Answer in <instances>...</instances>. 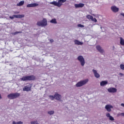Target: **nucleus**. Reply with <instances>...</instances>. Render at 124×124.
Instances as JSON below:
<instances>
[{"label":"nucleus","mask_w":124,"mask_h":124,"mask_svg":"<svg viewBox=\"0 0 124 124\" xmlns=\"http://www.w3.org/2000/svg\"><path fill=\"white\" fill-rule=\"evenodd\" d=\"M16 122H15V121H13V124H16Z\"/></svg>","instance_id":"nucleus-36"},{"label":"nucleus","mask_w":124,"mask_h":124,"mask_svg":"<svg viewBox=\"0 0 124 124\" xmlns=\"http://www.w3.org/2000/svg\"><path fill=\"white\" fill-rule=\"evenodd\" d=\"M121 106H123V107H124V103L121 104Z\"/></svg>","instance_id":"nucleus-35"},{"label":"nucleus","mask_w":124,"mask_h":124,"mask_svg":"<svg viewBox=\"0 0 124 124\" xmlns=\"http://www.w3.org/2000/svg\"><path fill=\"white\" fill-rule=\"evenodd\" d=\"M36 6H38V4L35 3L29 4L27 5V7H35Z\"/></svg>","instance_id":"nucleus-13"},{"label":"nucleus","mask_w":124,"mask_h":124,"mask_svg":"<svg viewBox=\"0 0 124 124\" xmlns=\"http://www.w3.org/2000/svg\"><path fill=\"white\" fill-rule=\"evenodd\" d=\"M20 93H12L9 94L7 95V97L9 99H16V98H18L20 96Z\"/></svg>","instance_id":"nucleus-2"},{"label":"nucleus","mask_w":124,"mask_h":124,"mask_svg":"<svg viewBox=\"0 0 124 124\" xmlns=\"http://www.w3.org/2000/svg\"><path fill=\"white\" fill-rule=\"evenodd\" d=\"M35 79H36V78L34 75L25 76L20 78V80L23 81H34Z\"/></svg>","instance_id":"nucleus-1"},{"label":"nucleus","mask_w":124,"mask_h":124,"mask_svg":"<svg viewBox=\"0 0 124 124\" xmlns=\"http://www.w3.org/2000/svg\"><path fill=\"white\" fill-rule=\"evenodd\" d=\"M78 27L79 28H84V25L82 24H78Z\"/></svg>","instance_id":"nucleus-29"},{"label":"nucleus","mask_w":124,"mask_h":124,"mask_svg":"<svg viewBox=\"0 0 124 124\" xmlns=\"http://www.w3.org/2000/svg\"><path fill=\"white\" fill-rule=\"evenodd\" d=\"M107 84H108V82L106 81H102L100 82V86L103 87L104 86H105V85H107Z\"/></svg>","instance_id":"nucleus-20"},{"label":"nucleus","mask_w":124,"mask_h":124,"mask_svg":"<svg viewBox=\"0 0 124 124\" xmlns=\"http://www.w3.org/2000/svg\"><path fill=\"white\" fill-rule=\"evenodd\" d=\"M50 41L51 43H52V42H54V40L50 39Z\"/></svg>","instance_id":"nucleus-33"},{"label":"nucleus","mask_w":124,"mask_h":124,"mask_svg":"<svg viewBox=\"0 0 124 124\" xmlns=\"http://www.w3.org/2000/svg\"><path fill=\"white\" fill-rule=\"evenodd\" d=\"M113 108V107L110 105H107L105 106V109H106L108 112H111V109Z\"/></svg>","instance_id":"nucleus-11"},{"label":"nucleus","mask_w":124,"mask_h":124,"mask_svg":"<svg viewBox=\"0 0 124 124\" xmlns=\"http://www.w3.org/2000/svg\"><path fill=\"white\" fill-rule=\"evenodd\" d=\"M111 10L113 12H114L115 13L119 12V8L116 7V6H111Z\"/></svg>","instance_id":"nucleus-9"},{"label":"nucleus","mask_w":124,"mask_h":124,"mask_svg":"<svg viewBox=\"0 0 124 124\" xmlns=\"http://www.w3.org/2000/svg\"><path fill=\"white\" fill-rule=\"evenodd\" d=\"M91 21H92L93 22H94V23H96V22H97V20L96 19V18H95V17H93V19H91Z\"/></svg>","instance_id":"nucleus-26"},{"label":"nucleus","mask_w":124,"mask_h":124,"mask_svg":"<svg viewBox=\"0 0 124 124\" xmlns=\"http://www.w3.org/2000/svg\"><path fill=\"white\" fill-rule=\"evenodd\" d=\"M47 113L49 114V115H53V114L55 113V111H54V110H51L48 111Z\"/></svg>","instance_id":"nucleus-25"},{"label":"nucleus","mask_w":124,"mask_h":124,"mask_svg":"<svg viewBox=\"0 0 124 124\" xmlns=\"http://www.w3.org/2000/svg\"><path fill=\"white\" fill-rule=\"evenodd\" d=\"M50 23L52 24H57V20L55 18L52 19L50 20Z\"/></svg>","instance_id":"nucleus-22"},{"label":"nucleus","mask_w":124,"mask_h":124,"mask_svg":"<svg viewBox=\"0 0 124 124\" xmlns=\"http://www.w3.org/2000/svg\"><path fill=\"white\" fill-rule=\"evenodd\" d=\"M119 75H121V76H124V74H122L121 73H119Z\"/></svg>","instance_id":"nucleus-34"},{"label":"nucleus","mask_w":124,"mask_h":124,"mask_svg":"<svg viewBox=\"0 0 124 124\" xmlns=\"http://www.w3.org/2000/svg\"><path fill=\"white\" fill-rule=\"evenodd\" d=\"M118 117L119 116H122V117H124V113H118L117 114Z\"/></svg>","instance_id":"nucleus-28"},{"label":"nucleus","mask_w":124,"mask_h":124,"mask_svg":"<svg viewBox=\"0 0 124 124\" xmlns=\"http://www.w3.org/2000/svg\"><path fill=\"white\" fill-rule=\"evenodd\" d=\"M31 90V86L29 85L26 86L23 88L24 92H30Z\"/></svg>","instance_id":"nucleus-8"},{"label":"nucleus","mask_w":124,"mask_h":124,"mask_svg":"<svg viewBox=\"0 0 124 124\" xmlns=\"http://www.w3.org/2000/svg\"><path fill=\"white\" fill-rule=\"evenodd\" d=\"M2 98V97H1V95L0 94V99H1Z\"/></svg>","instance_id":"nucleus-37"},{"label":"nucleus","mask_w":124,"mask_h":124,"mask_svg":"<svg viewBox=\"0 0 124 124\" xmlns=\"http://www.w3.org/2000/svg\"><path fill=\"white\" fill-rule=\"evenodd\" d=\"M54 96L55 99H56V100H61V98H62V96L58 93H56L54 94Z\"/></svg>","instance_id":"nucleus-12"},{"label":"nucleus","mask_w":124,"mask_h":124,"mask_svg":"<svg viewBox=\"0 0 124 124\" xmlns=\"http://www.w3.org/2000/svg\"><path fill=\"white\" fill-rule=\"evenodd\" d=\"M16 124H23V122L21 121H19L16 123Z\"/></svg>","instance_id":"nucleus-30"},{"label":"nucleus","mask_w":124,"mask_h":124,"mask_svg":"<svg viewBox=\"0 0 124 124\" xmlns=\"http://www.w3.org/2000/svg\"><path fill=\"white\" fill-rule=\"evenodd\" d=\"M64 2H65L63 1V0H59L58 2L56 1L50 2V4H53L55 6H58V7H60L61 5H62V3H63Z\"/></svg>","instance_id":"nucleus-4"},{"label":"nucleus","mask_w":124,"mask_h":124,"mask_svg":"<svg viewBox=\"0 0 124 124\" xmlns=\"http://www.w3.org/2000/svg\"><path fill=\"white\" fill-rule=\"evenodd\" d=\"M96 48L97 50L100 53H102V54L103 53V52H104V50L102 49V48H101V46H96Z\"/></svg>","instance_id":"nucleus-15"},{"label":"nucleus","mask_w":124,"mask_h":124,"mask_svg":"<svg viewBox=\"0 0 124 124\" xmlns=\"http://www.w3.org/2000/svg\"><path fill=\"white\" fill-rule=\"evenodd\" d=\"M93 71L96 78H99V77H100V75H99V74L97 73V71H96V70L93 69Z\"/></svg>","instance_id":"nucleus-17"},{"label":"nucleus","mask_w":124,"mask_h":124,"mask_svg":"<svg viewBox=\"0 0 124 124\" xmlns=\"http://www.w3.org/2000/svg\"><path fill=\"white\" fill-rule=\"evenodd\" d=\"M78 60L80 62L81 65L84 66L85 65V59L82 56H79L78 57Z\"/></svg>","instance_id":"nucleus-6"},{"label":"nucleus","mask_w":124,"mask_h":124,"mask_svg":"<svg viewBox=\"0 0 124 124\" xmlns=\"http://www.w3.org/2000/svg\"><path fill=\"white\" fill-rule=\"evenodd\" d=\"M18 33H22V31H16L13 33V34H14V35H16V34H18Z\"/></svg>","instance_id":"nucleus-27"},{"label":"nucleus","mask_w":124,"mask_h":124,"mask_svg":"<svg viewBox=\"0 0 124 124\" xmlns=\"http://www.w3.org/2000/svg\"><path fill=\"white\" fill-rule=\"evenodd\" d=\"M48 97L50 98L51 100H54V99H55V95L54 96L49 95Z\"/></svg>","instance_id":"nucleus-24"},{"label":"nucleus","mask_w":124,"mask_h":124,"mask_svg":"<svg viewBox=\"0 0 124 124\" xmlns=\"http://www.w3.org/2000/svg\"><path fill=\"white\" fill-rule=\"evenodd\" d=\"M106 117H107V118H109V120L110 121H114V120H115L114 119V117H113V116H111L110 115V113H109V112H108L106 113Z\"/></svg>","instance_id":"nucleus-16"},{"label":"nucleus","mask_w":124,"mask_h":124,"mask_svg":"<svg viewBox=\"0 0 124 124\" xmlns=\"http://www.w3.org/2000/svg\"><path fill=\"white\" fill-rule=\"evenodd\" d=\"M25 17V15H14L13 16H10L9 18L10 19H11V20H13L15 18H24Z\"/></svg>","instance_id":"nucleus-7"},{"label":"nucleus","mask_w":124,"mask_h":124,"mask_svg":"<svg viewBox=\"0 0 124 124\" xmlns=\"http://www.w3.org/2000/svg\"><path fill=\"white\" fill-rule=\"evenodd\" d=\"M64 2H66V0H63Z\"/></svg>","instance_id":"nucleus-38"},{"label":"nucleus","mask_w":124,"mask_h":124,"mask_svg":"<svg viewBox=\"0 0 124 124\" xmlns=\"http://www.w3.org/2000/svg\"><path fill=\"white\" fill-rule=\"evenodd\" d=\"M89 82V79H86L84 80L80 81L77 83L76 84V87H82V86H84V85H85V84H87Z\"/></svg>","instance_id":"nucleus-5"},{"label":"nucleus","mask_w":124,"mask_h":124,"mask_svg":"<svg viewBox=\"0 0 124 124\" xmlns=\"http://www.w3.org/2000/svg\"><path fill=\"white\" fill-rule=\"evenodd\" d=\"M25 4V1H20L18 3L16 4L17 6H22Z\"/></svg>","instance_id":"nucleus-19"},{"label":"nucleus","mask_w":124,"mask_h":124,"mask_svg":"<svg viewBox=\"0 0 124 124\" xmlns=\"http://www.w3.org/2000/svg\"><path fill=\"white\" fill-rule=\"evenodd\" d=\"M108 93H117V89L111 87L108 89Z\"/></svg>","instance_id":"nucleus-10"},{"label":"nucleus","mask_w":124,"mask_h":124,"mask_svg":"<svg viewBox=\"0 0 124 124\" xmlns=\"http://www.w3.org/2000/svg\"><path fill=\"white\" fill-rule=\"evenodd\" d=\"M113 49H115V46H113Z\"/></svg>","instance_id":"nucleus-39"},{"label":"nucleus","mask_w":124,"mask_h":124,"mask_svg":"<svg viewBox=\"0 0 124 124\" xmlns=\"http://www.w3.org/2000/svg\"><path fill=\"white\" fill-rule=\"evenodd\" d=\"M120 44L123 46H124V39L122 37H120Z\"/></svg>","instance_id":"nucleus-21"},{"label":"nucleus","mask_w":124,"mask_h":124,"mask_svg":"<svg viewBox=\"0 0 124 124\" xmlns=\"http://www.w3.org/2000/svg\"><path fill=\"white\" fill-rule=\"evenodd\" d=\"M93 17L91 15H87L86 16V18H87V19H88L89 20H92V19H93Z\"/></svg>","instance_id":"nucleus-23"},{"label":"nucleus","mask_w":124,"mask_h":124,"mask_svg":"<svg viewBox=\"0 0 124 124\" xmlns=\"http://www.w3.org/2000/svg\"><path fill=\"white\" fill-rule=\"evenodd\" d=\"M74 42L76 45H83V43L78 41V40H75Z\"/></svg>","instance_id":"nucleus-18"},{"label":"nucleus","mask_w":124,"mask_h":124,"mask_svg":"<svg viewBox=\"0 0 124 124\" xmlns=\"http://www.w3.org/2000/svg\"><path fill=\"white\" fill-rule=\"evenodd\" d=\"M29 85H29V86H31L30 84H29Z\"/></svg>","instance_id":"nucleus-40"},{"label":"nucleus","mask_w":124,"mask_h":124,"mask_svg":"<svg viewBox=\"0 0 124 124\" xmlns=\"http://www.w3.org/2000/svg\"><path fill=\"white\" fill-rule=\"evenodd\" d=\"M47 24V19L46 18H43L41 21H38L37 23V26H39V27H46Z\"/></svg>","instance_id":"nucleus-3"},{"label":"nucleus","mask_w":124,"mask_h":124,"mask_svg":"<svg viewBox=\"0 0 124 124\" xmlns=\"http://www.w3.org/2000/svg\"><path fill=\"white\" fill-rule=\"evenodd\" d=\"M14 14H19V13H20L19 12H14Z\"/></svg>","instance_id":"nucleus-31"},{"label":"nucleus","mask_w":124,"mask_h":124,"mask_svg":"<svg viewBox=\"0 0 124 124\" xmlns=\"http://www.w3.org/2000/svg\"><path fill=\"white\" fill-rule=\"evenodd\" d=\"M85 4L83 3H79V4H75V6L76 8H80L82 7H84Z\"/></svg>","instance_id":"nucleus-14"},{"label":"nucleus","mask_w":124,"mask_h":124,"mask_svg":"<svg viewBox=\"0 0 124 124\" xmlns=\"http://www.w3.org/2000/svg\"><path fill=\"white\" fill-rule=\"evenodd\" d=\"M120 15H121V16H123V17H124V13H121Z\"/></svg>","instance_id":"nucleus-32"}]
</instances>
